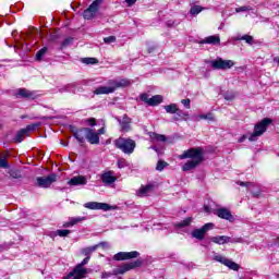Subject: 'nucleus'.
Listing matches in <instances>:
<instances>
[{
  "instance_id": "20",
  "label": "nucleus",
  "mask_w": 279,
  "mask_h": 279,
  "mask_svg": "<svg viewBox=\"0 0 279 279\" xmlns=\"http://www.w3.org/2000/svg\"><path fill=\"white\" fill-rule=\"evenodd\" d=\"M201 45H221L219 35H211L201 40Z\"/></svg>"
},
{
  "instance_id": "53",
  "label": "nucleus",
  "mask_w": 279,
  "mask_h": 279,
  "mask_svg": "<svg viewBox=\"0 0 279 279\" xmlns=\"http://www.w3.org/2000/svg\"><path fill=\"white\" fill-rule=\"evenodd\" d=\"M96 134H98V136L99 134H106V129L105 128L99 129Z\"/></svg>"
},
{
  "instance_id": "46",
  "label": "nucleus",
  "mask_w": 279,
  "mask_h": 279,
  "mask_svg": "<svg viewBox=\"0 0 279 279\" xmlns=\"http://www.w3.org/2000/svg\"><path fill=\"white\" fill-rule=\"evenodd\" d=\"M248 10H252L250 7H240L235 9V12H248Z\"/></svg>"
},
{
  "instance_id": "38",
  "label": "nucleus",
  "mask_w": 279,
  "mask_h": 279,
  "mask_svg": "<svg viewBox=\"0 0 279 279\" xmlns=\"http://www.w3.org/2000/svg\"><path fill=\"white\" fill-rule=\"evenodd\" d=\"M9 174L11 178H14L15 180H19V178H21V172L19 170H10Z\"/></svg>"
},
{
  "instance_id": "52",
  "label": "nucleus",
  "mask_w": 279,
  "mask_h": 279,
  "mask_svg": "<svg viewBox=\"0 0 279 279\" xmlns=\"http://www.w3.org/2000/svg\"><path fill=\"white\" fill-rule=\"evenodd\" d=\"M110 276H112L111 272H102V274H101V278H102V279L110 278Z\"/></svg>"
},
{
  "instance_id": "26",
  "label": "nucleus",
  "mask_w": 279,
  "mask_h": 279,
  "mask_svg": "<svg viewBox=\"0 0 279 279\" xmlns=\"http://www.w3.org/2000/svg\"><path fill=\"white\" fill-rule=\"evenodd\" d=\"M131 123H132V119L124 116L122 118V121H120L121 132H130V130H132V126L130 125Z\"/></svg>"
},
{
  "instance_id": "15",
  "label": "nucleus",
  "mask_w": 279,
  "mask_h": 279,
  "mask_svg": "<svg viewBox=\"0 0 279 279\" xmlns=\"http://www.w3.org/2000/svg\"><path fill=\"white\" fill-rule=\"evenodd\" d=\"M32 130H34V126L28 125L25 129H21L14 138L15 143H23V141H25V136H27V134H29V132H32Z\"/></svg>"
},
{
  "instance_id": "56",
  "label": "nucleus",
  "mask_w": 279,
  "mask_h": 279,
  "mask_svg": "<svg viewBox=\"0 0 279 279\" xmlns=\"http://www.w3.org/2000/svg\"><path fill=\"white\" fill-rule=\"evenodd\" d=\"M69 44V40H65L64 43H63V45H68Z\"/></svg>"
},
{
  "instance_id": "1",
  "label": "nucleus",
  "mask_w": 279,
  "mask_h": 279,
  "mask_svg": "<svg viewBox=\"0 0 279 279\" xmlns=\"http://www.w3.org/2000/svg\"><path fill=\"white\" fill-rule=\"evenodd\" d=\"M186 158L190 160L182 166V171H193V169H196V167L204 162V149L199 147L190 148L179 155V160H186Z\"/></svg>"
},
{
  "instance_id": "41",
  "label": "nucleus",
  "mask_w": 279,
  "mask_h": 279,
  "mask_svg": "<svg viewBox=\"0 0 279 279\" xmlns=\"http://www.w3.org/2000/svg\"><path fill=\"white\" fill-rule=\"evenodd\" d=\"M57 234L58 236H69V234H71V230H66V229L57 230Z\"/></svg>"
},
{
  "instance_id": "14",
  "label": "nucleus",
  "mask_w": 279,
  "mask_h": 279,
  "mask_svg": "<svg viewBox=\"0 0 279 279\" xmlns=\"http://www.w3.org/2000/svg\"><path fill=\"white\" fill-rule=\"evenodd\" d=\"M68 184L69 186H85V184H88V180L84 175H76L69 180Z\"/></svg>"
},
{
  "instance_id": "28",
  "label": "nucleus",
  "mask_w": 279,
  "mask_h": 279,
  "mask_svg": "<svg viewBox=\"0 0 279 279\" xmlns=\"http://www.w3.org/2000/svg\"><path fill=\"white\" fill-rule=\"evenodd\" d=\"M84 278H86V275L75 271V268H74L73 271H71L63 279H84Z\"/></svg>"
},
{
  "instance_id": "12",
  "label": "nucleus",
  "mask_w": 279,
  "mask_h": 279,
  "mask_svg": "<svg viewBox=\"0 0 279 279\" xmlns=\"http://www.w3.org/2000/svg\"><path fill=\"white\" fill-rule=\"evenodd\" d=\"M214 215L220 219H226V221H234V216H232V213H230L229 209L225 207L215 209Z\"/></svg>"
},
{
  "instance_id": "40",
  "label": "nucleus",
  "mask_w": 279,
  "mask_h": 279,
  "mask_svg": "<svg viewBox=\"0 0 279 279\" xmlns=\"http://www.w3.org/2000/svg\"><path fill=\"white\" fill-rule=\"evenodd\" d=\"M167 162H165V161H162V160H159L158 162H157V167H156V170L157 171H162L166 167H167Z\"/></svg>"
},
{
  "instance_id": "50",
  "label": "nucleus",
  "mask_w": 279,
  "mask_h": 279,
  "mask_svg": "<svg viewBox=\"0 0 279 279\" xmlns=\"http://www.w3.org/2000/svg\"><path fill=\"white\" fill-rule=\"evenodd\" d=\"M229 243H243V238H235L233 240H230Z\"/></svg>"
},
{
  "instance_id": "35",
  "label": "nucleus",
  "mask_w": 279,
  "mask_h": 279,
  "mask_svg": "<svg viewBox=\"0 0 279 279\" xmlns=\"http://www.w3.org/2000/svg\"><path fill=\"white\" fill-rule=\"evenodd\" d=\"M97 247H98V245L88 246V247H86V248L83 250V254H84L85 256H90V254H92L93 252H95V251L97 250Z\"/></svg>"
},
{
  "instance_id": "11",
  "label": "nucleus",
  "mask_w": 279,
  "mask_h": 279,
  "mask_svg": "<svg viewBox=\"0 0 279 279\" xmlns=\"http://www.w3.org/2000/svg\"><path fill=\"white\" fill-rule=\"evenodd\" d=\"M140 254L136 251L119 252L113 256V260H130L131 258H138Z\"/></svg>"
},
{
  "instance_id": "8",
  "label": "nucleus",
  "mask_w": 279,
  "mask_h": 279,
  "mask_svg": "<svg viewBox=\"0 0 279 279\" xmlns=\"http://www.w3.org/2000/svg\"><path fill=\"white\" fill-rule=\"evenodd\" d=\"M58 175L56 174H49L48 177H38L37 178V186H40V189H49L53 182H57Z\"/></svg>"
},
{
  "instance_id": "19",
  "label": "nucleus",
  "mask_w": 279,
  "mask_h": 279,
  "mask_svg": "<svg viewBox=\"0 0 279 279\" xmlns=\"http://www.w3.org/2000/svg\"><path fill=\"white\" fill-rule=\"evenodd\" d=\"M100 178L106 185L114 184V182H117V177H114L113 171H107L102 173Z\"/></svg>"
},
{
  "instance_id": "44",
  "label": "nucleus",
  "mask_w": 279,
  "mask_h": 279,
  "mask_svg": "<svg viewBox=\"0 0 279 279\" xmlns=\"http://www.w3.org/2000/svg\"><path fill=\"white\" fill-rule=\"evenodd\" d=\"M118 167H119V169H124V167H128V161L123 158L119 159Z\"/></svg>"
},
{
  "instance_id": "5",
  "label": "nucleus",
  "mask_w": 279,
  "mask_h": 279,
  "mask_svg": "<svg viewBox=\"0 0 279 279\" xmlns=\"http://www.w3.org/2000/svg\"><path fill=\"white\" fill-rule=\"evenodd\" d=\"M143 265V262L140 259L131 263L123 264L119 266L118 268L113 269L112 275L113 276H122L123 274H126V271H130L132 269H136V267H141Z\"/></svg>"
},
{
  "instance_id": "29",
  "label": "nucleus",
  "mask_w": 279,
  "mask_h": 279,
  "mask_svg": "<svg viewBox=\"0 0 279 279\" xmlns=\"http://www.w3.org/2000/svg\"><path fill=\"white\" fill-rule=\"evenodd\" d=\"M150 138L154 143H165V141H167L165 135H160L158 133H150Z\"/></svg>"
},
{
  "instance_id": "36",
  "label": "nucleus",
  "mask_w": 279,
  "mask_h": 279,
  "mask_svg": "<svg viewBox=\"0 0 279 279\" xmlns=\"http://www.w3.org/2000/svg\"><path fill=\"white\" fill-rule=\"evenodd\" d=\"M45 53H47V47L41 48L37 53H36V60H43L45 57Z\"/></svg>"
},
{
  "instance_id": "47",
  "label": "nucleus",
  "mask_w": 279,
  "mask_h": 279,
  "mask_svg": "<svg viewBox=\"0 0 279 279\" xmlns=\"http://www.w3.org/2000/svg\"><path fill=\"white\" fill-rule=\"evenodd\" d=\"M141 99H142V101H144L145 104H148V106H149V100H150L151 98H149V95L143 94V95L141 96Z\"/></svg>"
},
{
  "instance_id": "3",
  "label": "nucleus",
  "mask_w": 279,
  "mask_h": 279,
  "mask_svg": "<svg viewBox=\"0 0 279 279\" xmlns=\"http://www.w3.org/2000/svg\"><path fill=\"white\" fill-rule=\"evenodd\" d=\"M270 123L271 119L265 118L259 123L255 124L254 132L248 136V141H258V136H263L265 132H267V128H269Z\"/></svg>"
},
{
  "instance_id": "22",
  "label": "nucleus",
  "mask_w": 279,
  "mask_h": 279,
  "mask_svg": "<svg viewBox=\"0 0 279 279\" xmlns=\"http://www.w3.org/2000/svg\"><path fill=\"white\" fill-rule=\"evenodd\" d=\"M151 191H154V185H151V184L142 185L137 190L136 194L138 197H147V195H149V193H151Z\"/></svg>"
},
{
  "instance_id": "25",
  "label": "nucleus",
  "mask_w": 279,
  "mask_h": 279,
  "mask_svg": "<svg viewBox=\"0 0 279 279\" xmlns=\"http://www.w3.org/2000/svg\"><path fill=\"white\" fill-rule=\"evenodd\" d=\"M210 241L213 243H216L217 245H226V243H230V236L228 235H217L210 238Z\"/></svg>"
},
{
  "instance_id": "43",
  "label": "nucleus",
  "mask_w": 279,
  "mask_h": 279,
  "mask_svg": "<svg viewBox=\"0 0 279 279\" xmlns=\"http://www.w3.org/2000/svg\"><path fill=\"white\" fill-rule=\"evenodd\" d=\"M104 43H106L107 45H110L112 43H117V37H114V36L105 37Z\"/></svg>"
},
{
  "instance_id": "13",
  "label": "nucleus",
  "mask_w": 279,
  "mask_h": 279,
  "mask_svg": "<svg viewBox=\"0 0 279 279\" xmlns=\"http://www.w3.org/2000/svg\"><path fill=\"white\" fill-rule=\"evenodd\" d=\"M109 86H112L114 90L117 88H126V86H130L132 82L128 78H120V80H110L108 81Z\"/></svg>"
},
{
  "instance_id": "49",
  "label": "nucleus",
  "mask_w": 279,
  "mask_h": 279,
  "mask_svg": "<svg viewBox=\"0 0 279 279\" xmlns=\"http://www.w3.org/2000/svg\"><path fill=\"white\" fill-rule=\"evenodd\" d=\"M240 186H246V189H250V186H254V183L252 182H240Z\"/></svg>"
},
{
  "instance_id": "37",
  "label": "nucleus",
  "mask_w": 279,
  "mask_h": 279,
  "mask_svg": "<svg viewBox=\"0 0 279 279\" xmlns=\"http://www.w3.org/2000/svg\"><path fill=\"white\" fill-rule=\"evenodd\" d=\"M85 125H90L92 128H95L97 125V120L95 118H89L84 120Z\"/></svg>"
},
{
  "instance_id": "57",
  "label": "nucleus",
  "mask_w": 279,
  "mask_h": 279,
  "mask_svg": "<svg viewBox=\"0 0 279 279\" xmlns=\"http://www.w3.org/2000/svg\"><path fill=\"white\" fill-rule=\"evenodd\" d=\"M225 99H232V98H230V97L226 96V97H225Z\"/></svg>"
},
{
  "instance_id": "24",
  "label": "nucleus",
  "mask_w": 279,
  "mask_h": 279,
  "mask_svg": "<svg viewBox=\"0 0 279 279\" xmlns=\"http://www.w3.org/2000/svg\"><path fill=\"white\" fill-rule=\"evenodd\" d=\"M193 121L199 122V121H215V116L213 113H206V114H194L192 117Z\"/></svg>"
},
{
  "instance_id": "2",
  "label": "nucleus",
  "mask_w": 279,
  "mask_h": 279,
  "mask_svg": "<svg viewBox=\"0 0 279 279\" xmlns=\"http://www.w3.org/2000/svg\"><path fill=\"white\" fill-rule=\"evenodd\" d=\"M113 144L117 149H120L123 154H134V149H136V142L132 138L119 137Z\"/></svg>"
},
{
  "instance_id": "39",
  "label": "nucleus",
  "mask_w": 279,
  "mask_h": 279,
  "mask_svg": "<svg viewBox=\"0 0 279 279\" xmlns=\"http://www.w3.org/2000/svg\"><path fill=\"white\" fill-rule=\"evenodd\" d=\"M83 62L84 64H97L98 60L95 58H84Z\"/></svg>"
},
{
  "instance_id": "16",
  "label": "nucleus",
  "mask_w": 279,
  "mask_h": 279,
  "mask_svg": "<svg viewBox=\"0 0 279 279\" xmlns=\"http://www.w3.org/2000/svg\"><path fill=\"white\" fill-rule=\"evenodd\" d=\"M17 95H19V97H23L24 99H37L38 98V94H36V92H32L26 88L17 89Z\"/></svg>"
},
{
  "instance_id": "4",
  "label": "nucleus",
  "mask_w": 279,
  "mask_h": 279,
  "mask_svg": "<svg viewBox=\"0 0 279 279\" xmlns=\"http://www.w3.org/2000/svg\"><path fill=\"white\" fill-rule=\"evenodd\" d=\"M209 64L215 71H228L229 69H232L235 63L232 60H226L218 57L209 61Z\"/></svg>"
},
{
  "instance_id": "18",
  "label": "nucleus",
  "mask_w": 279,
  "mask_h": 279,
  "mask_svg": "<svg viewBox=\"0 0 279 279\" xmlns=\"http://www.w3.org/2000/svg\"><path fill=\"white\" fill-rule=\"evenodd\" d=\"M88 134V128H83L73 131V136L80 143H84L86 141Z\"/></svg>"
},
{
  "instance_id": "55",
  "label": "nucleus",
  "mask_w": 279,
  "mask_h": 279,
  "mask_svg": "<svg viewBox=\"0 0 279 279\" xmlns=\"http://www.w3.org/2000/svg\"><path fill=\"white\" fill-rule=\"evenodd\" d=\"M274 62H276L277 64H279V57H276V58L274 59Z\"/></svg>"
},
{
  "instance_id": "6",
  "label": "nucleus",
  "mask_w": 279,
  "mask_h": 279,
  "mask_svg": "<svg viewBox=\"0 0 279 279\" xmlns=\"http://www.w3.org/2000/svg\"><path fill=\"white\" fill-rule=\"evenodd\" d=\"M104 0H95L84 12L83 17L87 21H90V19H95L97 15V12H99V5H101Z\"/></svg>"
},
{
  "instance_id": "33",
  "label": "nucleus",
  "mask_w": 279,
  "mask_h": 279,
  "mask_svg": "<svg viewBox=\"0 0 279 279\" xmlns=\"http://www.w3.org/2000/svg\"><path fill=\"white\" fill-rule=\"evenodd\" d=\"M192 221H193V218H186L183 221L177 223L175 228H186V227L191 226Z\"/></svg>"
},
{
  "instance_id": "17",
  "label": "nucleus",
  "mask_w": 279,
  "mask_h": 279,
  "mask_svg": "<svg viewBox=\"0 0 279 279\" xmlns=\"http://www.w3.org/2000/svg\"><path fill=\"white\" fill-rule=\"evenodd\" d=\"M86 140L90 145H99V133L95 132V130L88 128L87 129V137Z\"/></svg>"
},
{
  "instance_id": "54",
  "label": "nucleus",
  "mask_w": 279,
  "mask_h": 279,
  "mask_svg": "<svg viewBox=\"0 0 279 279\" xmlns=\"http://www.w3.org/2000/svg\"><path fill=\"white\" fill-rule=\"evenodd\" d=\"M245 138H247V136L243 135L242 137L239 138V143H243L245 141Z\"/></svg>"
},
{
  "instance_id": "10",
  "label": "nucleus",
  "mask_w": 279,
  "mask_h": 279,
  "mask_svg": "<svg viewBox=\"0 0 279 279\" xmlns=\"http://www.w3.org/2000/svg\"><path fill=\"white\" fill-rule=\"evenodd\" d=\"M214 260L221 263V265H225L232 271H239V264L232 262V259L226 258L223 255H215Z\"/></svg>"
},
{
  "instance_id": "45",
  "label": "nucleus",
  "mask_w": 279,
  "mask_h": 279,
  "mask_svg": "<svg viewBox=\"0 0 279 279\" xmlns=\"http://www.w3.org/2000/svg\"><path fill=\"white\" fill-rule=\"evenodd\" d=\"M181 104L186 108L187 110H191V99H182Z\"/></svg>"
},
{
  "instance_id": "31",
  "label": "nucleus",
  "mask_w": 279,
  "mask_h": 279,
  "mask_svg": "<svg viewBox=\"0 0 279 279\" xmlns=\"http://www.w3.org/2000/svg\"><path fill=\"white\" fill-rule=\"evenodd\" d=\"M159 104H162L161 95H155V96L150 97L149 106H158Z\"/></svg>"
},
{
  "instance_id": "7",
  "label": "nucleus",
  "mask_w": 279,
  "mask_h": 279,
  "mask_svg": "<svg viewBox=\"0 0 279 279\" xmlns=\"http://www.w3.org/2000/svg\"><path fill=\"white\" fill-rule=\"evenodd\" d=\"M84 208H88V210H114L117 207L108 205V203H98V202H88L84 204Z\"/></svg>"
},
{
  "instance_id": "27",
  "label": "nucleus",
  "mask_w": 279,
  "mask_h": 279,
  "mask_svg": "<svg viewBox=\"0 0 279 279\" xmlns=\"http://www.w3.org/2000/svg\"><path fill=\"white\" fill-rule=\"evenodd\" d=\"M86 218L84 217H76L70 218L68 222L63 223V228H73V226H77V223H82Z\"/></svg>"
},
{
  "instance_id": "42",
  "label": "nucleus",
  "mask_w": 279,
  "mask_h": 279,
  "mask_svg": "<svg viewBox=\"0 0 279 279\" xmlns=\"http://www.w3.org/2000/svg\"><path fill=\"white\" fill-rule=\"evenodd\" d=\"M0 167H1V169H9L10 168V165L8 163V160H5L4 158H1V155H0Z\"/></svg>"
},
{
  "instance_id": "51",
  "label": "nucleus",
  "mask_w": 279,
  "mask_h": 279,
  "mask_svg": "<svg viewBox=\"0 0 279 279\" xmlns=\"http://www.w3.org/2000/svg\"><path fill=\"white\" fill-rule=\"evenodd\" d=\"M125 3H128L129 8H132L136 3V0H125Z\"/></svg>"
},
{
  "instance_id": "21",
  "label": "nucleus",
  "mask_w": 279,
  "mask_h": 279,
  "mask_svg": "<svg viewBox=\"0 0 279 279\" xmlns=\"http://www.w3.org/2000/svg\"><path fill=\"white\" fill-rule=\"evenodd\" d=\"M114 93V87L110 84L108 86H99L94 90V95H110Z\"/></svg>"
},
{
  "instance_id": "23",
  "label": "nucleus",
  "mask_w": 279,
  "mask_h": 279,
  "mask_svg": "<svg viewBox=\"0 0 279 279\" xmlns=\"http://www.w3.org/2000/svg\"><path fill=\"white\" fill-rule=\"evenodd\" d=\"M88 260H90V256L85 257L82 263H80L78 265H76V267L74 268L76 272L78 274H83L84 276H86V274H88V270L86 268H84V265H88Z\"/></svg>"
},
{
  "instance_id": "34",
  "label": "nucleus",
  "mask_w": 279,
  "mask_h": 279,
  "mask_svg": "<svg viewBox=\"0 0 279 279\" xmlns=\"http://www.w3.org/2000/svg\"><path fill=\"white\" fill-rule=\"evenodd\" d=\"M236 40H245V43H247V45H254V37H252L250 35H244L241 38H236Z\"/></svg>"
},
{
  "instance_id": "30",
  "label": "nucleus",
  "mask_w": 279,
  "mask_h": 279,
  "mask_svg": "<svg viewBox=\"0 0 279 279\" xmlns=\"http://www.w3.org/2000/svg\"><path fill=\"white\" fill-rule=\"evenodd\" d=\"M163 108L168 114H175L180 110L177 104L167 105Z\"/></svg>"
},
{
  "instance_id": "32",
  "label": "nucleus",
  "mask_w": 279,
  "mask_h": 279,
  "mask_svg": "<svg viewBox=\"0 0 279 279\" xmlns=\"http://www.w3.org/2000/svg\"><path fill=\"white\" fill-rule=\"evenodd\" d=\"M205 8H203L202 5H193L190 9V14H192V16H197V14H199L201 12H204Z\"/></svg>"
},
{
  "instance_id": "9",
  "label": "nucleus",
  "mask_w": 279,
  "mask_h": 279,
  "mask_svg": "<svg viewBox=\"0 0 279 279\" xmlns=\"http://www.w3.org/2000/svg\"><path fill=\"white\" fill-rule=\"evenodd\" d=\"M213 228H215V225L211 222H208L204 225L201 229H195L192 232V236L193 239H197L198 241H204V236H206V232L208 230H213Z\"/></svg>"
},
{
  "instance_id": "48",
  "label": "nucleus",
  "mask_w": 279,
  "mask_h": 279,
  "mask_svg": "<svg viewBox=\"0 0 279 279\" xmlns=\"http://www.w3.org/2000/svg\"><path fill=\"white\" fill-rule=\"evenodd\" d=\"M66 90L70 93H76L75 90V84H70L66 86Z\"/></svg>"
},
{
  "instance_id": "58",
  "label": "nucleus",
  "mask_w": 279,
  "mask_h": 279,
  "mask_svg": "<svg viewBox=\"0 0 279 279\" xmlns=\"http://www.w3.org/2000/svg\"><path fill=\"white\" fill-rule=\"evenodd\" d=\"M206 213H208V207H205Z\"/></svg>"
}]
</instances>
